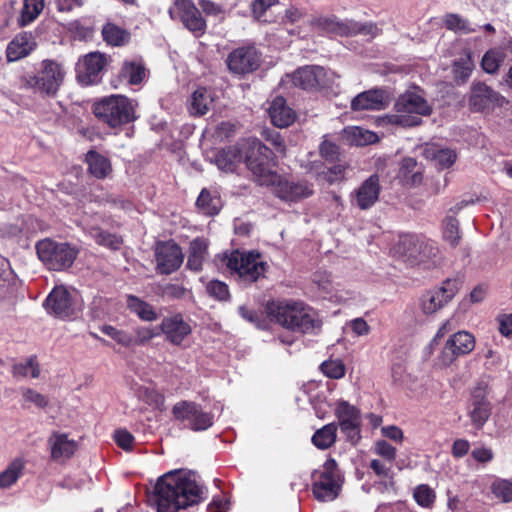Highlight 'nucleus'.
I'll list each match as a JSON object with an SVG mask.
<instances>
[{"mask_svg": "<svg viewBox=\"0 0 512 512\" xmlns=\"http://www.w3.org/2000/svg\"><path fill=\"white\" fill-rule=\"evenodd\" d=\"M242 149L243 146L235 145L218 151L215 155L217 167L224 172H233L243 159Z\"/></svg>", "mask_w": 512, "mask_h": 512, "instance_id": "nucleus-32", "label": "nucleus"}, {"mask_svg": "<svg viewBox=\"0 0 512 512\" xmlns=\"http://www.w3.org/2000/svg\"><path fill=\"white\" fill-rule=\"evenodd\" d=\"M319 152L322 158L327 161H334L339 156V147L324 137L323 141L319 146Z\"/></svg>", "mask_w": 512, "mask_h": 512, "instance_id": "nucleus-59", "label": "nucleus"}, {"mask_svg": "<svg viewBox=\"0 0 512 512\" xmlns=\"http://www.w3.org/2000/svg\"><path fill=\"white\" fill-rule=\"evenodd\" d=\"M106 64L107 58L100 52L85 55L76 65L77 80L85 86L98 83Z\"/></svg>", "mask_w": 512, "mask_h": 512, "instance_id": "nucleus-18", "label": "nucleus"}, {"mask_svg": "<svg viewBox=\"0 0 512 512\" xmlns=\"http://www.w3.org/2000/svg\"><path fill=\"white\" fill-rule=\"evenodd\" d=\"M424 154L427 159L441 169L450 167L457 159V154L454 150L442 148L434 144L428 145L424 150Z\"/></svg>", "mask_w": 512, "mask_h": 512, "instance_id": "nucleus-34", "label": "nucleus"}, {"mask_svg": "<svg viewBox=\"0 0 512 512\" xmlns=\"http://www.w3.org/2000/svg\"><path fill=\"white\" fill-rule=\"evenodd\" d=\"M488 394L487 385L479 383L472 389L467 403V416L472 426L478 430L484 427L492 414V404L488 399Z\"/></svg>", "mask_w": 512, "mask_h": 512, "instance_id": "nucleus-14", "label": "nucleus"}, {"mask_svg": "<svg viewBox=\"0 0 512 512\" xmlns=\"http://www.w3.org/2000/svg\"><path fill=\"white\" fill-rule=\"evenodd\" d=\"M14 376L38 378L40 375V367L34 357L28 358L23 363H18L13 366Z\"/></svg>", "mask_w": 512, "mask_h": 512, "instance_id": "nucleus-49", "label": "nucleus"}, {"mask_svg": "<svg viewBox=\"0 0 512 512\" xmlns=\"http://www.w3.org/2000/svg\"><path fill=\"white\" fill-rule=\"evenodd\" d=\"M338 419L341 432L345 435L347 441L356 444L360 438L361 415L360 411L349 402L339 400L334 409Z\"/></svg>", "mask_w": 512, "mask_h": 512, "instance_id": "nucleus-15", "label": "nucleus"}, {"mask_svg": "<svg viewBox=\"0 0 512 512\" xmlns=\"http://www.w3.org/2000/svg\"><path fill=\"white\" fill-rule=\"evenodd\" d=\"M332 24L333 30L340 35H356L361 34L364 36H368L370 38H374L379 30L378 27L373 23H358L354 21H341V22H330Z\"/></svg>", "mask_w": 512, "mask_h": 512, "instance_id": "nucleus-31", "label": "nucleus"}, {"mask_svg": "<svg viewBox=\"0 0 512 512\" xmlns=\"http://www.w3.org/2000/svg\"><path fill=\"white\" fill-rule=\"evenodd\" d=\"M348 135L351 143L356 146H365L378 141L376 133L360 127H351L348 130Z\"/></svg>", "mask_w": 512, "mask_h": 512, "instance_id": "nucleus-47", "label": "nucleus"}, {"mask_svg": "<svg viewBox=\"0 0 512 512\" xmlns=\"http://www.w3.org/2000/svg\"><path fill=\"white\" fill-rule=\"evenodd\" d=\"M413 498L419 506L430 509L434 506L436 493L429 485L420 484L414 488Z\"/></svg>", "mask_w": 512, "mask_h": 512, "instance_id": "nucleus-46", "label": "nucleus"}, {"mask_svg": "<svg viewBox=\"0 0 512 512\" xmlns=\"http://www.w3.org/2000/svg\"><path fill=\"white\" fill-rule=\"evenodd\" d=\"M506 59V52L501 48H491L481 60L482 69L488 74H496Z\"/></svg>", "mask_w": 512, "mask_h": 512, "instance_id": "nucleus-41", "label": "nucleus"}, {"mask_svg": "<svg viewBox=\"0 0 512 512\" xmlns=\"http://www.w3.org/2000/svg\"><path fill=\"white\" fill-rule=\"evenodd\" d=\"M320 367L321 371L331 379H340L345 375V365L341 360H327Z\"/></svg>", "mask_w": 512, "mask_h": 512, "instance_id": "nucleus-53", "label": "nucleus"}, {"mask_svg": "<svg viewBox=\"0 0 512 512\" xmlns=\"http://www.w3.org/2000/svg\"><path fill=\"white\" fill-rule=\"evenodd\" d=\"M44 0H24L18 24L21 27L32 23L43 11Z\"/></svg>", "mask_w": 512, "mask_h": 512, "instance_id": "nucleus-43", "label": "nucleus"}, {"mask_svg": "<svg viewBox=\"0 0 512 512\" xmlns=\"http://www.w3.org/2000/svg\"><path fill=\"white\" fill-rule=\"evenodd\" d=\"M197 207L205 214L214 215L220 210V199L212 195L209 190L203 189L196 201Z\"/></svg>", "mask_w": 512, "mask_h": 512, "instance_id": "nucleus-44", "label": "nucleus"}, {"mask_svg": "<svg viewBox=\"0 0 512 512\" xmlns=\"http://www.w3.org/2000/svg\"><path fill=\"white\" fill-rule=\"evenodd\" d=\"M267 187L276 197L286 202H298L314 193L313 185L306 180L294 181L279 174Z\"/></svg>", "mask_w": 512, "mask_h": 512, "instance_id": "nucleus-12", "label": "nucleus"}, {"mask_svg": "<svg viewBox=\"0 0 512 512\" xmlns=\"http://www.w3.org/2000/svg\"><path fill=\"white\" fill-rule=\"evenodd\" d=\"M100 330L116 341L119 345L125 347V348H132V334L124 331L119 330L111 325H103Z\"/></svg>", "mask_w": 512, "mask_h": 512, "instance_id": "nucleus-50", "label": "nucleus"}, {"mask_svg": "<svg viewBox=\"0 0 512 512\" xmlns=\"http://www.w3.org/2000/svg\"><path fill=\"white\" fill-rule=\"evenodd\" d=\"M506 103L505 98L485 83L473 84L469 105L475 112H484L501 107Z\"/></svg>", "mask_w": 512, "mask_h": 512, "instance_id": "nucleus-20", "label": "nucleus"}, {"mask_svg": "<svg viewBox=\"0 0 512 512\" xmlns=\"http://www.w3.org/2000/svg\"><path fill=\"white\" fill-rule=\"evenodd\" d=\"M226 266L244 284H251L265 277L268 263L257 252L233 251L226 257Z\"/></svg>", "mask_w": 512, "mask_h": 512, "instance_id": "nucleus-6", "label": "nucleus"}, {"mask_svg": "<svg viewBox=\"0 0 512 512\" xmlns=\"http://www.w3.org/2000/svg\"><path fill=\"white\" fill-rule=\"evenodd\" d=\"M419 250V257H417L415 265H423L426 268H431L440 264V251L434 241L423 236Z\"/></svg>", "mask_w": 512, "mask_h": 512, "instance_id": "nucleus-35", "label": "nucleus"}, {"mask_svg": "<svg viewBox=\"0 0 512 512\" xmlns=\"http://www.w3.org/2000/svg\"><path fill=\"white\" fill-rule=\"evenodd\" d=\"M492 492L504 502L512 501V482L498 480L492 484Z\"/></svg>", "mask_w": 512, "mask_h": 512, "instance_id": "nucleus-57", "label": "nucleus"}, {"mask_svg": "<svg viewBox=\"0 0 512 512\" xmlns=\"http://www.w3.org/2000/svg\"><path fill=\"white\" fill-rule=\"evenodd\" d=\"M471 457L480 464H488L494 459V452L493 450L484 445L480 444L473 448L471 451Z\"/></svg>", "mask_w": 512, "mask_h": 512, "instance_id": "nucleus-58", "label": "nucleus"}, {"mask_svg": "<svg viewBox=\"0 0 512 512\" xmlns=\"http://www.w3.org/2000/svg\"><path fill=\"white\" fill-rule=\"evenodd\" d=\"M268 113L273 125L279 128L288 127L295 120V112L287 105L283 97H276L271 102Z\"/></svg>", "mask_w": 512, "mask_h": 512, "instance_id": "nucleus-30", "label": "nucleus"}, {"mask_svg": "<svg viewBox=\"0 0 512 512\" xmlns=\"http://www.w3.org/2000/svg\"><path fill=\"white\" fill-rule=\"evenodd\" d=\"M120 77L127 80L131 85H137L146 77V70L141 61H125L120 72Z\"/></svg>", "mask_w": 512, "mask_h": 512, "instance_id": "nucleus-40", "label": "nucleus"}, {"mask_svg": "<svg viewBox=\"0 0 512 512\" xmlns=\"http://www.w3.org/2000/svg\"><path fill=\"white\" fill-rule=\"evenodd\" d=\"M165 339L173 345L179 346L192 332V328L181 314L165 317L160 324Z\"/></svg>", "mask_w": 512, "mask_h": 512, "instance_id": "nucleus-23", "label": "nucleus"}, {"mask_svg": "<svg viewBox=\"0 0 512 512\" xmlns=\"http://www.w3.org/2000/svg\"><path fill=\"white\" fill-rule=\"evenodd\" d=\"M205 498V488L195 473L174 470L157 479L148 494V503L156 512H177L197 505Z\"/></svg>", "mask_w": 512, "mask_h": 512, "instance_id": "nucleus-1", "label": "nucleus"}, {"mask_svg": "<svg viewBox=\"0 0 512 512\" xmlns=\"http://www.w3.org/2000/svg\"><path fill=\"white\" fill-rule=\"evenodd\" d=\"M313 494L320 501L334 500L340 491L341 480L337 463L330 458L312 474Z\"/></svg>", "mask_w": 512, "mask_h": 512, "instance_id": "nucleus-9", "label": "nucleus"}, {"mask_svg": "<svg viewBox=\"0 0 512 512\" xmlns=\"http://www.w3.org/2000/svg\"><path fill=\"white\" fill-rule=\"evenodd\" d=\"M103 40L110 46L125 45L130 37V34L120 26L108 22L102 28Z\"/></svg>", "mask_w": 512, "mask_h": 512, "instance_id": "nucleus-38", "label": "nucleus"}, {"mask_svg": "<svg viewBox=\"0 0 512 512\" xmlns=\"http://www.w3.org/2000/svg\"><path fill=\"white\" fill-rule=\"evenodd\" d=\"M90 235L98 244L111 249H118L121 245V239L118 236L102 231L98 228L91 229Z\"/></svg>", "mask_w": 512, "mask_h": 512, "instance_id": "nucleus-51", "label": "nucleus"}, {"mask_svg": "<svg viewBox=\"0 0 512 512\" xmlns=\"http://www.w3.org/2000/svg\"><path fill=\"white\" fill-rule=\"evenodd\" d=\"M156 336L158 333L151 327H137L132 334V348L145 345Z\"/></svg>", "mask_w": 512, "mask_h": 512, "instance_id": "nucleus-55", "label": "nucleus"}, {"mask_svg": "<svg viewBox=\"0 0 512 512\" xmlns=\"http://www.w3.org/2000/svg\"><path fill=\"white\" fill-rule=\"evenodd\" d=\"M175 419L185 422L193 431L207 430L213 425L214 416L202 410L201 406L191 401H180L172 408Z\"/></svg>", "mask_w": 512, "mask_h": 512, "instance_id": "nucleus-13", "label": "nucleus"}, {"mask_svg": "<svg viewBox=\"0 0 512 512\" xmlns=\"http://www.w3.org/2000/svg\"><path fill=\"white\" fill-rule=\"evenodd\" d=\"M127 308L136 314L142 321L152 322L157 320L158 314L153 306L134 295L127 296Z\"/></svg>", "mask_w": 512, "mask_h": 512, "instance_id": "nucleus-37", "label": "nucleus"}, {"mask_svg": "<svg viewBox=\"0 0 512 512\" xmlns=\"http://www.w3.org/2000/svg\"><path fill=\"white\" fill-rule=\"evenodd\" d=\"M474 69V63L471 54L467 53L465 56L456 60L453 65V73L456 81L464 83L470 77Z\"/></svg>", "mask_w": 512, "mask_h": 512, "instance_id": "nucleus-45", "label": "nucleus"}, {"mask_svg": "<svg viewBox=\"0 0 512 512\" xmlns=\"http://www.w3.org/2000/svg\"><path fill=\"white\" fill-rule=\"evenodd\" d=\"M461 281L446 279L440 287L426 291L419 300V308L425 315H432L446 306L458 293Z\"/></svg>", "mask_w": 512, "mask_h": 512, "instance_id": "nucleus-10", "label": "nucleus"}, {"mask_svg": "<svg viewBox=\"0 0 512 512\" xmlns=\"http://www.w3.org/2000/svg\"><path fill=\"white\" fill-rule=\"evenodd\" d=\"M422 238L423 236L414 234L400 235L391 249L393 256L409 265H415L417 257H419Z\"/></svg>", "mask_w": 512, "mask_h": 512, "instance_id": "nucleus-26", "label": "nucleus"}, {"mask_svg": "<svg viewBox=\"0 0 512 512\" xmlns=\"http://www.w3.org/2000/svg\"><path fill=\"white\" fill-rule=\"evenodd\" d=\"M385 106L384 91L372 89L358 94L351 101L354 111L381 110Z\"/></svg>", "mask_w": 512, "mask_h": 512, "instance_id": "nucleus-28", "label": "nucleus"}, {"mask_svg": "<svg viewBox=\"0 0 512 512\" xmlns=\"http://www.w3.org/2000/svg\"><path fill=\"white\" fill-rule=\"evenodd\" d=\"M245 163L252 172L255 181L261 186H268L278 175L272 170L273 152L258 139H250L243 144Z\"/></svg>", "mask_w": 512, "mask_h": 512, "instance_id": "nucleus-5", "label": "nucleus"}, {"mask_svg": "<svg viewBox=\"0 0 512 512\" xmlns=\"http://www.w3.org/2000/svg\"><path fill=\"white\" fill-rule=\"evenodd\" d=\"M168 13L172 20H180L196 37L205 33L206 21L192 0H174Z\"/></svg>", "mask_w": 512, "mask_h": 512, "instance_id": "nucleus-11", "label": "nucleus"}, {"mask_svg": "<svg viewBox=\"0 0 512 512\" xmlns=\"http://www.w3.org/2000/svg\"><path fill=\"white\" fill-rule=\"evenodd\" d=\"M444 22L448 29L463 32V33H470L475 31V29L470 27V24L460 16L456 14H449L445 17Z\"/></svg>", "mask_w": 512, "mask_h": 512, "instance_id": "nucleus-56", "label": "nucleus"}, {"mask_svg": "<svg viewBox=\"0 0 512 512\" xmlns=\"http://www.w3.org/2000/svg\"><path fill=\"white\" fill-rule=\"evenodd\" d=\"M51 458L56 462L70 459L78 449V442L69 437L67 433L55 431L47 441Z\"/></svg>", "mask_w": 512, "mask_h": 512, "instance_id": "nucleus-25", "label": "nucleus"}, {"mask_svg": "<svg viewBox=\"0 0 512 512\" xmlns=\"http://www.w3.org/2000/svg\"><path fill=\"white\" fill-rule=\"evenodd\" d=\"M25 468V461L22 458L14 459L7 468L0 473V487L8 488L12 486L21 476Z\"/></svg>", "mask_w": 512, "mask_h": 512, "instance_id": "nucleus-42", "label": "nucleus"}, {"mask_svg": "<svg viewBox=\"0 0 512 512\" xmlns=\"http://www.w3.org/2000/svg\"><path fill=\"white\" fill-rule=\"evenodd\" d=\"M395 112L385 115L378 120L382 127L400 126L414 127L421 124V116H428L432 112L431 105L424 98L419 89L409 90L399 96L394 104Z\"/></svg>", "mask_w": 512, "mask_h": 512, "instance_id": "nucleus-3", "label": "nucleus"}, {"mask_svg": "<svg viewBox=\"0 0 512 512\" xmlns=\"http://www.w3.org/2000/svg\"><path fill=\"white\" fill-rule=\"evenodd\" d=\"M155 258L158 273L168 275L181 267L184 255L178 244L166 241L156 245Z\"/></svg>", "mask_w": 512, "mask_h": 512, "instance_id": "nucleus-19", "label": "nucleus"}, {"mask_svg": "<svg viewBox=\"0 0 512 512\" xmlns=\"http://www.w3.org/2000/svg\"><path fill=\"white\" fill-rule=\"evenodd\" d=\"M206 291L211 297L219 301L227 300L230 297L229 288L222 281H210L206 286Z\"/></svg>", "mask_w": 512, "mask_h": 512, "instance_id": "nucleus-54", "label": "nucleus"}, {"mask_svg": "<svg viewBox=\"0 0 512 512\" xmlns=\"http://www.w3.org/2000/svg\"><path fill=\"white\" fill-rule=\"evenodd\" d=\"M36 47L33 35L29 32L17 34L7 45L6 58L8 62H16L27 57Z\"/></svg>", "mask_w": 512, "mask_h": 512, "instance_id": "nucleus-27", "label": "nucleus"}, {"mask_svg": "<svg viewBox=\"0 0 512 512\" xmlns=\"http://www.w3.org/2000/svg\"><path fill=\"white\" fill-rule=\"evenodd\" d=\"M443 238L453 247L458 245L461 236L459 232V223L456 218L447 216L444 219Z\"/></svg>", "mask_w": 512, "mask_h": 512, "instance_id": "nucleus-48", "label": "nucleus"}, {"mask_svg": "<svg viewBox=\"0 0 512 512\" xmlns=\"http://www.w3.org/2000/svg\"><path fill=\"white\" fill-rule=\"evenodd\" d=\"M21 393L25 402L32 403L36 407L44 408L48 404L47 398L33 389L23 388Z\"/></svg>", "mask_w": 512, "mask_h": 512, "instance_id": "nucleus-60", "label": "nucleus"}, {"mask_svg": "<svg viewBox=\"0 0 512 512\" xmlns=\"http://www.w3.org/2000/svg\"><path fill=\"white\" fill-rule=\"evenodd\" d=\"M215 92L205 87L194 91L189 100L188 109L191 115L203 116L214 107Z\"/></svg>", "mask_w": 512, "mask_h": 512, "instance_id": "nucleus-29", "label": "nucleus"}, {"mask_svg": "<svg viewBox=\"0 0 512 512\" xmlns=\"http://www.w3.org/2000/svg\"><path fill=\"white\" fill-rule=\"evenodd\" d=\"M337 438V425L329 423L315 431L312 436V443L319 449L330 448Z\"/></svg>", "mask_w": 512, "mask_h": 512, "instance_id": "nucleus-39", "label": "nucleus"}, {"mask_svg": "<svg viewBox=\"0 0 512 512\" xmlns=\"http://www.w3.org/2000/svg\"><path fill=\"white\" fill-rule=\"evenodd\" d=\"M36 252L41 262L53 271L70 268L79 253L78 249L70 243L57 242L49 238L37 242Z\"/></svg>", "mask_w": 512, "mask_h": 512, "instance_id": "nucleus-7", "label": "nucleus"}, {"mask_svg": "<svg viewBox=\"0 0 512 512\" xmlns=\"http://www.w3.org/2000/svg\"><path fill=\"white\" fill-rule=\"evenodd\" d=\"M64 67L50 59L41 62L37 73H25L19 79V87L31 90L43 97H55L64 82Z\"/></svg>", "mask_w": 512, "mask_h": 512, "instance_id": "nucleus-4", "label": "nucleus"}, {"mask_svg": "<svg viewBox=\"0 0 512 512\" xmlns=\"http://www.w3.org/2000/svg\"><path fill=\"white\" fill-rule=\"evenodd\" d=\"M189 291L178 284H167L162 288V295L168 299H182Z\"/></svg>", "mask_w": 512, "mask_h": 512, "instance_id": "nucleus-61", "label": "nucleus"}, {"mask_svg": "<svg viewBox=\"0 0 512 512\" xmlns=\"http://www.w3.org/2000/svg\"><path fill=\"white\" fill-rule=\"evenodd\" d=\"M347 169V165L336 164L328 168L326 171L318 173L317 176L319 179H322L329 184H334L344 180Z\"/></svg>", "mask_w": 512, "mask_h": 512, "instance_id": "nucleus-52", "label": "nucleus"}, {"mask_svg": "<svg viewBox=\"0 0 512 512\" xmlns=\"http://www.w3.org/2000/svg\"><path fill=\"white\" fill-rule=\"evenodd\" d=\"M114 440L119 447L126 451L131 450L134 444V436L126 430H117Z\"/></svg>", "mask_w": 512, "mask_h": 512, "instance_id": "nucleus-63", "label": "nucleus"}, {"mask_svg": "<svg viewBox=\"0 0 512 512\" xmlns=\"http://www.w3.org/2000/svg\"><path fill=\"white\" fill-rule=\"evenodd\" d=\"M266 311L271 321L294 332L312 333L320 326L316 312L303 302L272 301Z\"/></svg>", "mask_w": 512, "mask_h": 512, "instance_id": "nucleus-2", "label": "nucleus"}, {"mask_svg": "<svg viewBox=\"0 0 512 512\" xmlns=\"http://www.w3.org/2000/svg\"><path fill=\"white\" fill-rule=\"evenodd\" d=\"M208 254V242L203 238H196L190 242L187 267L193 271L202 270Z\"/></svg>", "mask_w": 512, "mask_h": 512, "instance_id": "nucleus-36", "label": "nucleus"}, {"mask_svg": "<svg viewBox=\"0 0 512 512\" xmlns=\"http://www.w3.org/2000/svg\"><path fill=\"white\" fill-rule=\"evenodd\" d=\"M499 332L506 338L512 337V313L500 315L498 317Z\"/></svg>", "mask_w": 512, "mask_h": 512, "instance_id": "nucleus-64", "label": "nucleus"}, {"mask_svg": "<svg viewBox=\"0 0 512 512\" xmlns=\"http://www.w3.org/2000/svg\"><path fill=\"white\" fill-rule=\"evenodd\" d=\"M381 187L376 174L367 178L352 194V203L361 210H367L378 201Z\"/></svg>", "mask_w": 512, "mask_h": 512, "instance_id": "nucleus-24", "label": "nucleus"}, {"mask_svg": "<svg viewBox=\"0 0 512 512\" xmlns=\"http://www.w3.org/2000/svg\"><path fill=\"white\" fill-rule=\"evenodd\" d=\"M259 64L260 55L253 46L237 48L227 58L229 70L236 74L252 72L258 68Z\"/></svg>", "mask_w": 512, "mask_h": 512, "instance_id": "nucleus-21", "label": "nucleus"}, {"mask_svg": "<svg viewBox=\"0 0 512 512\" xmlns=\"http://www.w3.org/2000/svg\"><path fill=\"white\" fill-rule=\"evenodd\" d=\"M48 313L59 318H69L74 314L70 292L64 286H56L45 301Z\"/></svg>", "mask_w": 512, "mask_h": 512, "instance_id": "nucleus-22", "label": "nucleus"}, {"mask_svg": "<svg viewBox=\"0 0 512 512\" xmlns=\"http://www.w3.org/2000/svg\"><path fill=\"white\" fill-rule=\"evenodd\" d=\"M95 116L110 127L135 120L134 104L123 95H112L94 104Z\"/></svg>", "mask_w": 512, "mask_h": 512, "instance_id": "nucleus-8", "label": "nucleus"}, {"mask_svg": "<svg viewBox=\"0 0 512 512\" xmlns=\"http://www.w3.org/2000/svg\"><path fill=\"white\" fill-rule=\"evenodd\" d=\"M375 453L384 457L389 462L396 458V449L384 440L377 441L375 444Z\"/></svg>", "mask_w": 512, "mask_h": 512, "instance_id": "nucleus-62", "label": "nucleus"}, {"mask_svg": "<svg viewBox=\"0 0 512 512\" xmlns=\"http://www.w3.org/2000/svg\"><path fill=\"white\" fill-rule=\"evenodd\" d=\"M89 173L97 179H104L112 172L110 160L95 150H90L85 156Z\"/></svg>", "mask_w": 512, "mask_h": 512, "instance_id": "nucleus-33", "label": "nucleus"}, {"mask_svg": "<svg viewBox=\"0 0 512 512\" xmlns=\"http://www.w3.org/2000/svg\"><path fill=\"white\" fill-rule=\"evenodd\" d=\"M336 75L317 65L304 66L297 69L292 76L295 86L304 90L327 87L334 83Z\"/></svg>", "mask_w": 512, "mask_h": 512, "instance_id": "nucleus-16", "label": "nucleus"}, {"mask_svg": "<svg viewBox=\"0 0 512 512\" xmlns=\"http://www.w3.org/2000/svg\"><path fill=\"white\" fill-rule=\"evenodd\" d=\"M475 343V337L468 331L463 330L452 334L440 355L442 365L449 366L458 357L468 355L474 350Z\"/></svg>", "mask_w": 512, "mask_h": 512, "instance_id": "nucleus-17", "label": "nucleus"}]
</instances>
